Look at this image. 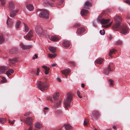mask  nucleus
Wrapping results in <instances>:
<instances>
[{"instance_id":"obj_1","label":"nucleus","mask_w":130,"mask_h":130,"mask_svg":"<svg viewBox=\"0 0 130 130\" xmlns=\"http://www.w3.org/2000/svg\"><path fill=\"white\" fill-rule=\"evenodd\" d=\"M36 31L39 37H42L43 35L45 36L47 38H49V36L46 30H43L41 26L38 25L36 26L35 28Z\"/></svg>"},{"instance_id":"obj_2","label":"nucleus","mask_w":130,"mask_h":130,"mask_svg":"<svg viewBox=\"0 0 130 130\" xmlns=\"http://www.w3.org/2000/svg\"><path fill=\"white\" fill-rule=\"evenodd\" d=\"M74 94L72 93H69L67 94L66 100H65L64 104L65 107L68 108L70 106V102L72 99V97Z\"/></svg>"},{"instance_id":"obj_3","label":"nucleus","mask_w":130,"mask_h":130,"mask_svg":"<svg viewBox=\"0 0 130 130\" xmlns=\"http://www.w3.org/2000/svg\"><path fill=\"white\" fill-rule=\"evenodd\" d=\"M121 20V18L119 16L116 17L115 18V24L112 26V28L114 30H118L120 27V22Z\"/></svg>"},{"instance_id":"obj_4","label":"nucleus","mask_w":130,"mask_h":130,"mask_svg":"<svg viewBox=\"0 0 130 130\" xmlns=\"http://www.w3.org/2000/svg\"><path fill=\"white\" fill-rule=\"evenodd\" d=\"M37 86L39 89L42 91L46 90L48 89V85L46 83L38 81L37 83Z\"/></svg>"},{"instance_id":"obj_5","label":"nucleus","mask_w":130,"mask_h":130,"mask_svg":"<svg viewBox=\"0 0 130 130\" xmlns=\"http://www.w3.org/2000/svg\"><path fill=\"white\" fill-rule=\"evenodd\" d=\"M24 121L26 124L29 126V128L27 130H32L33 126L32 123L34 121V120L32 117H27L25 119Z\"/></svg>"},{"instance_id":"obj_6","label":"nucleus","mask_w":130,"mask_h":130,"mask_svg":"<svg viewBox=\"0 0 130 130\" xmlns=\"http://www.w3.org/2000/svg\"><path fill=\"white\" fill-rule=\"evenodd\" d=\"M58 98L55 95L53 96V107L54 108H57L60 105V101H56L58 100Z\"/></svg>"},{"instance_id":"obj_7","label":"nucleus","mask_w":130,"mask_h":130,"mask_svg":"<svg viewBox=\"0 0 130 130\" xmlns=\"http://www.w3.org/2000/svg\"><path fill=\"white\" fill-rule=\"evenodd\" d=\"M110 20L109 19H102L100 16L98 17L97 19V21L98 23L103 24L107 23L109 22Z\"/></svg>"},{"instance_id":"obj_8","label":"nucleus","mask_w":130,"mask_h":130,"mask_svg":"<svg viewBox=\"0 0 130 130\" xmlns=\"http://www.w3.org/2000/svg\"><path fill=\"white\" fill-rule=\"evenodd\" d=\"M121 32L125 35H126L128 33V28L125 25H123L121 26Z\"/></svg>"},{"instance_id":"obj_9","label":"nucleus","mask_w":130,"mask_h":130,"mask_svg":"<svg viewBox=\"0 0 130 130\" xmlns=\"http://www.w3.org/2000/svg\"><path fill=\"white\" fill-rule=\"evenodd\" d=\"M39 16L41 18H47L49 17V13L47 11H43L40 13L39 14Z\"/></svg>"},{"instance_id":"obj_10","label":"nucleus","mask_w":130,"mask_h":130,"mask_svg":"<svg viewBox=\"0 0 130 130\" xmlns=\"http://www.w3.org/2000/svg\"><path fill=\"white\" fill-rule=\"evenodd\" d=\"M33 35V31L32 30H30L26 36H24V38L27 40H30Z\"/></svg>"},{"instance_id":"obj_11","label":"nucleus","mask_w":130,"mask_h":130,"mask_svg":"<svg viewBox=\"0 0 130 130\" xmlns=\"http://www.w3.org/2000/svg\"><path fill=\"white\" fill-rule=\"evenodd\" d=\"M43 4L45 6H46L47 5H49L51 6H54L53 3L50 2L48 0L44 1L43 2Z\"/></svg>"},{"instance_id":"obj_12","label":"nucleus","mask_w":130,"mask_h":130,"mask_svg":"<svg viewBox=\"0 0 130 130\" xmlns=\"http://www.w3.org/2000/svg\"><path fill=\"white\" fill-rule=\"evenodd\" d=\"M18 60V58H14L9 59V63L12 65H14L15 63L17 62Z\"/></svg>"},{"instance_id":"obj_13","label":"nucleus","mask_w":130,"mask_h":130,"mask_svg":"<svg viewBox=\"0 0 130 130\" xmlns=\"http://www.w3.org/2000/svg\"><path fill=\"white\" fill-rule=\"evenodd\" d=\"M18 11L17 10H13L11 11L10 13V16L12 18H14V16L16 15V13Z\"/></svg>"},{"instance_id":"obj_14","label":"nucleus","mask_w":130,"mask_h":130,"mask_svg":"<svg viewBox=\"0 0 130 130\" xmlns=\"http://www.w3.org/2000/svg\"><path fill=\"white\" fill-rule=\"evenodd\" d=\"M113 64L112 63H110V64L108 65V67L106 69H105L104 71L107 73H109V71H111V69L112 67H113Z\"/></svg>"},{"instance_id":"obj_15","label":"nucleus","mask_w":130,"mask_h":130,"mask_svg":"<svg viewBox=\"0 0 130 130\" xmlns=\"http://www.w3.org/2000/svg\"><path fill=\"white\" fill-rule=\"evenodd\" d=\"M62 45L63 46L66 47H68L70 45V41L64 40L63 41Z\"/></svg>"},{"instance_id":"obj_16","label":"nucleus","mask_w":130,"mask_h":130,"mask_svg":"<svg viewBox=\"0 0 130 130\" xmlns=\"http://www.w3.org/2000/svg\"><path fill=\"white\" fill-rule=\"evenodd\" d=\"M8 69V68L7 67L2 66L0 67V74L4 73Z\"/></svg>"},{"instance_id":"obj_17","label":"nucleus","mask_w":130,"mask_h":130,"mask_svg":"<svg viewBox=\"0 0 130 130\" xmlns=\"http://www.w3.org/2000/svg\"><path fill=\"white\" fill-rule=\"evenodd\" d=\"M13 20L8 17V20L7 21V23L8 26H11L13 24Z\"/></svg>"},{"instance_id":"obj_18","label":"nucleus","mask_w":130,"mask_h":130,"mask_svg":"<svg viewBox=\"0 0 130 130\" xmlns=\"http://www.w3.org/2000/svg\"><path fill=\"white\" fill-rule=\"evenodd\" d=\"M91 3L89 1H86L84 6V8L86 9H88L89 7L91 6Z\"/></svg>"},{"instance_id":"obj_19","label":"nucleus","mask_w":130,"mask_h":130,"mask_svg":"<svg viewBox=\"0 0 130 130\" xmlns=\"http://www.w3.org/2000/svg\"><path fill=\"white\" fill-rule=\"evenodd\" d=\"M70 72L69 70L68 69H66L60 71L61 72L62 74L64 75L66 77L69 74Z\"/></svg>"},{"instance_id":"obj_20","label":"nucleus","mask_w":130,"mask_h":130,"mask_svg":"<svg viewBox=\"0 0 130 130\" xmlns=\"http://www.w3.org/2000/svg\"><path fill=\"white\" fill-rule=\"evenodd\" d=\"M18 49L17 48H12L10 50L9 52V54H15L17 53Z\"/></svg>"},{"instance_id":"obj_21","label":"nucleus","mask_w":130,"mask_h":130,"mask_svg":"<svg viewBox=\"0 0 130 130\" xmlns=\"http://www.w3.org/2000/svg\"><path fill=\"white\" fill-rule=\"evenodd\" d=\"M9 8L10 10H12L15 7L14 3L12 1H10L9 3Z\"/></svg>"},{"instance_id":"obj_22","label":"nucleus","mask_w":130,"mask_h":130,"mask_svg":"<svg viewBox=\"0 0 130 130\" xmlns=\"http://www.w3.org/2000/svg\"><path fill=\"white\" fill-rule=\"evenodd\" d=\"M21 46L23 49L26 50L27 49H29L31 48L32 46L31 45H24L23 44H21Z\"/></svg>"},{"instance_id":"obj_23","label":"nucleus","mask_w":130,"mask_h":130,"mask_svg":"<svg viewBox=\"0 0 130 130\" xmlns=\"http://www.w3.org/2000/svg\"><path fill=\"white\" fill-rule=\"evenodd\" d=\"M64 127L66 130H70L72 129V127L69 124H65L62 127V128Z\"/></svg>"},{"instance_id":"obj_24","label":"nucleus","mask_w":130,"mask_h":130,"mask_svg":"<svg viewBox=\"0 0 130 130\" xmlns=\"http://www.w3.org/2000/svg\"><path fill=\"white\" fill-rule=\"evenodd\" d=\"M14 72V71L13 69H9L6 72V74L8 76V77L10 78V77L9 76L10 75H11Z\"/></svg>"},{"instance_id":"obj_25","label":"nucleus","mask_w":130,"mask_h":130,"mask_svg":"<svg viewBox=\"0 0 130 130\" xmlns=\"http://www.w3.org/2000/svg\"><path fill=\"white\" fill-rule=\"evenodd\" d=\"M92 117L93 118H96L99 116L98 112L96 111H94L92 113Z\"/></svg>"},{"instance_id":"obj_26","label":"nucleus","mask_w":130,"mask_h":130,"mask_svg":"<svg viewBox=\"0 0 130 130\" xmlns=\"http://www.w3.org/2000/svg\"><path fill=\"white\" fill-rule=\"evenodd\" d=\"M88 13V11L87 9L84 8V9L82 10V15L86 16Z\"/></svg>"},{"instance_id":"obj_27","label":"nucleus","mask_w":130,"mask_h":130,"mask_svg":"<svg viewBox=\"0 0 130 130\" xmlns=\"http://www.w3.org/2000/svg\"><path fill=\"white\" fill-rule=\"evenodd\" d=\"M54 3L61 5L63 3V0H52Z\"/></svg>"},{"instance_id":"obj_28","label":"nucleus","mask_w":130,"mask_h":130,"mask_svg":"<svg viewBox=\"0 0 130 130\" xmlns=\"http://www.w3.org/2000/svg\"><path fill=\"white\" fill-rule=\"evenodd\" d=\"M27 8L30 11H32L34 9V7L31 4H28L26 5Z\"/></svg>"},{"instance_id":"obj_29","label":"nucleus","mask_w":130,"mask_h":130,"mask_svg":"<svg viewBox=\"0 0 130 130\" xmlns=\"http://www.w3.org/2000/svg\"><path fill=\"white\" fill-rule=\"evenodd\" d=\"M59 38L58 37L54 36L51 37V38H50L51 40L54 41H57L59 39Z\"/></svg>"},{"instance_id":"obj_30","label":"nucleus","mask_w":130,"mask_h":130,"mask_svg":"<svg viewBox=\"0 0 130 130\" xmlns=\"http://www.w3.org/2000/svg\"><path fill=\"white\" fill-rule=\"evenodd\" d=\"M103 61L104 60L103 59H98L95 61V62L98 64H101L103 63Z\"/></svg>"},{"instance_id":"obj_31","label":"nucleus","mask_w":130,"mask_h":130,"mask_svg":"<svg viewBox=\"0 0 130 130\" xmlns=\"http://www.w3.org/2000/svg\"><path fill=\"white\" fill-rule=\"evenodd\" d=\"M35 127L36 128L40 129L42 127V126L39 122H37L35 123Z\"/></svg>"},{"instance_id":"obj_32","label":"nucleus","mask_w":130,"mask_h":130,"mask_svg":"<svg viewBox=\"0 0 130 130\" xmlns=\"http://www.w3.org/2000/svg\"><path fill=\"white\" fill-rule=\"evenodd\" d=\"M48 49L52 53L54 54L56 51L55 48L52 47H49Z\"/></svg>"},{"instance_id":"obj_33","label":"nucleus","mask_w":130,"mask_h":130,"mask_svg":"<svg viewBox=\"0 0 130 130\" xmlns=\"http://www.w3.org/2000/svg\"><path fill=\"white\" fill-rule=\"evenodd\" d=\"M56 114L59 116L61 115L62 113V111L60 110H56L55 111Z\"/></svg>"},{"instance_id":"obj_34","label":"nucleus","mask_w":130,"mask_h":130,"mask_svg":"<svg viewBox=\"0 0 130 130\" xmlns=\"http://www.w3.org/2000/svg\"><path fill=\"white\" fill-rule=\"evenodd\" d=\"M115 51L116 50L114 49H112V50H110L108 54L109 56L112 57L111 54H115Z\"/></svg>"},{"instance_id":"obj_35","label":"nucleus","mask_w":130,"mask_h":130,"mask_svg":"<svg viewBox=\"0 0 130 130\" xmlns=\"http://www.w3.org/2000/svg\"><path fill=\"white\" fill-rule=\"evenodd\" d=\"M40 72V70L39 68H37V72L36 73V71H33L32 72L33 74H35L36 76H38L39 75V73Z\"/></svg>"},{"instance_id":"obj_36","label":"nucleus","mask_w":130,"mask_h":130,"mask_svg":"<svg viewBox=\"0 0 130 130\" xmlns=\"http://www.w3.org/2000/svg\"><path fill=\"white\" fill-rule=\"evenodd\" d=\"M21 23V22L20 21H17L15 25V28L16 29H17L19 28V25Z\"/></svg>"},{"instance_id":"obj_37","label":"nucleus","mask_w":130,"mask_h":130,"mask_svg":"<svg viewBox=\"0 0 130 130\" xmlns=\"http://www.w3.org/2000/svg\"><path fill=\"white\" fill-rule=\"evenodd\" d=\"M56 56L57 55L56 54H48V57L50 58H54L56 57Z\"/></svg>"},{"instance_id":"obj_38","label":"nucleus","mask_w":130,"mask_h":130,"mask_svg":"<svg viewBox=\"0 0 130 130\" xmlns=\"http://www.w3.org/2000/svg\"><path fill=\"white\" fill-rule=\"evenodd\" d=\"M76 33L78 35H80L81 34V27L78 28Z\"/></svg>"},{"instance_id":"obj_39","label":"nucleus","mask_w":130,"mask_h":130,"mask_svg":"<svg viewBox=\"0 0 130 130\" xmlns=\"http://www.w3.org/2000/svg\"><path fill=\"white\" fill-rule=\"evenodd\" d=\"M1 3H0V6H4L6 4L5 0H0Z\"/></svg>"},{"instance_id":"obj_40","label":"nucleus","mask_w":130,"mask_h":130,"mask_svg":"<svg viewBox=\"0 0 130 130\" xmlns=\"http://www.w3.org/2000/svg\"><path fill=\"white\" fill-rule=\"evenodd\" d=\"M84 125L87 126L88 124L89 121L88 119H86L84 122Z\"/></svg>"},{"instance_id":"obj_41","label":"nucleus","mask_w":130,"mask_h":130,"mask_svg":"<svg viewBox=\"0 0 130 130\" xmlns=\"http://www.w3.org/2000/svg\"><path fill=\"white\" fill-rule=\"evenodd\" d=\"M5 40L4 38H3L2 35H0V44L3 42Z\"/></svg>"},{"instance_id":"obj_42","label":"nucleus","mask_w":130,"mask_h":130,"mask_svg":"<svg viewBox=\"0 0 130 130\" xmlns=\"http://www.w3.org/2000/svg\"><path fill=\"white\" fill-rule=\"evenodd\" d=\"M6 118H0V122L1 123H4L6 121Z\"/></svg>"},{"instance_id":"obj_43","label":"nucleus","mask_w":130,"mask_h":130,"mask_svg":"<svg viewBox=\"0 0 130 130\" xmlns=\"http://www.w3.org/2000/svg\"><path fill=\"white\" fill-rule=\"evenodd\" d=\"M112 23V21L111 22H110L107 25H103L102 26L104 28H106L108 27L109 26H110L111 24Z\"/></svg>"},{"instance_id":"obj_44","label":"nucleus","mask_w":130,"mask_h":130,"mask_svg":"<svg viewBox=\"0 0 130 130\" xmlns=\"http://www.w3.org/2000/svg\"><path fill=\"white\" fill-rule=\"evenodd\" d=\"M24 24L25 31V32H27L28 31V28L27 25L25 24Z\"/></svg>"},{"instance_id":"obj_45","label":"nucleus","mask_w":130,"mask_h":130,"mask_svg":"<svg viewBox=\"0 0 130 130\" xmlns=\"http://www.w3.org/2000/svg\"><path fill=\"white\" fill-rule=\"evenodd\" d=\"M69 63L70 65L72 66H74L75 65V63L73 61H69Z\"/></svg>"},{"instance_id":"obj_46","label":"nucleus","mask_w":130,"mask_h":130,"mask_svg":"<svg viewBox=\"0 0 130 130\" xmlns=\"http://www.w3.org/2000/svg\"><path fill=\"white\" fill-rule=\"evenodd\" d=\"M122 43V41L120 40H119L116 42V44L117 45H121Z\"/></svg>"},{"instance_id":"obj_47","label":"nucleus","mask_w":130,"mask_h":130,"mask_svg":"<svg viewBox=\"0 0 130 130\" xmlns=\"http://www.w3.org/2000/svg\"><path fill=\"white\" fill-rule=\"evenodd\" d=\"M46 100L48 101H50L52 103H53V100L50 97H47L46 98Z\"/></svg>"},{"instance_id":"obj_48","label":"nucleus","mask_w":130,"mask_h":130,"mask_svg":"<svg viewBox=\"0 0 130 130\" xmlns=\"http://www.w3.org/2000/svg\"><path fill=\"white\" fill-rule=\"evenodd\" d=\"M100 33L102 35H103L105 33V32L104 30L103 29L102 30H101L100 31Z\"/></svg>"},{"instance_id":"obj_49","label":"nucleus","mask_w":130,"mask_h":130,"mask_svg":"<svg viewBox=\"0 0 130 130\" xmlns=\"http://www.w3.org/2000/svg\"><path fill=\"white\" fill-rule=\"evenodd\" d=\"M48 109H49L48 107H45L44 108L43 111H44V114H45V113L46 112V110H48Z\"/></svg>"},{"instance_id":"obj_50","label":"nucleus","mask_w":130,"mask_h":130,"mask_svg":"<svg viewBox=\"0 0 130 130\" xmlns=\"http://www.w3.org/2000/svg\"><path fill=\"white\" fill-rule=\"evenodd\" d=\"M75 27L78 28L80 26V25L78 23H76L74 26Z\"/></svg>"},{"instance_id":"obj_51","label":"nucleus","mask_w":130,"mask_h":130,"mask_svg":"<svg viewBox=\"0 0 130 130\" xmlns=\"http://www.w3.org/2000/svg\"><path fill=\"white\" fill-rule=\"evenodd\" d=\"M30 114V112H27L25 113L24 115V116H28Z\"/></svg>"},{"instance_id":"obj_52","label":"nucleus","mask_w":130,"mask_h":130,"mask_svg":"<svg viewBox=\"0 0 130 130\" xmlns=\"http://www.w3.org/2000/svg\"><path fill=\"white\" fill-rule=\"evenodd\" d=\"M77 94L78 97L80 98H81V96H80V92L79 91H77Z\"/></svg>"},{"instance_id":"obj_53","label":"nucleus","mask_w":130,"mask_h":130,"mask_svg":"<svg viewBox=\"0 0 130 130\" xmlns=\"http://www.w3.org/2000/svg\"><path fill=\"white\" fill-rule=\"evenodd\" d=\"M1 79L2 81L3 82H5L6 81V78L4 77H2Z\"/></svg>"},{"instance_id":"obj_54","label":"nucleus","mask_w":130,"mask_h":130,"mask_svg":"<svg viewBox=\"0 0 130 130\" xmlns=\"http://www.w3.org/2000/svg\"><path fill=\"white\" fill-rule=\"evenodd\" d=\"M109 82H110V85L111 86L113 85V82L112 80H109Z\"/></svg>"},{"instance_id":"obj_55","label":"nucleus","mask_w":130,"mask_h":130,"mask_svg":"<svg viewBox=\"0 0 130 130\" xmlns=\"http://www.w3.org/2000/svg\"><path fill=\"white\" fill-rule=\"evenodd\" d=\"M56 79L57 81H58L59 82H61V80L60 78L58 77Z\"/></svg>"},{"instance_id":"obj_56","label":"nucleus","mask_w":130,"mask_h":130,"mask_svg":"<svg viewBox=\"0 0 130 130\" xmlns=\"http://www.w3.org/2000/svg\"><path fill=\"white\" fill-rule=\"evenodd\" d=\"M15 120H13V121L11 122V121L9 120V122L11 124H13L15 121Z\"/></svg>"},{"instance_id":"obj_57","label":"nucleus","mask_w":130,"mask_h":130,"mask_svg":"<svg viewBox=\"0 0 130 130\" xmlns=\"http://www.w3.org/2000/svg\"><path fill=\"white\" fill-rule=\"evenodd\" d=\"M126 2L129 5H130V0H127Z\"/></svg>"},{"instance_id":"obj_58","label":"nucleus","mask_w":130,"mask_h":130,"mask_svg":"<svg viewBox=\"0 0 130 130\" xmlns=\"http://www.w3.org/2000/svg\"><path fill=\"white\" fill-rule=\"evenodd\" d=\"M45 70V71L48 72L50 70V68H49L46 67Z\"/></svg>"},{"instance_id":"obj_59","label":"nucleus","mask_w":130,"mask_h":130,"mask_svg":"<svg viewBox=\"0 0 130 130\" xmlns=\"http://www.w3.org/2000/svg\"><path fill=\"white\" fill-rule=\"evenodd\" d=\"M86 29L85 28L82 27V33L85 31Z\"/></svg>"},{"instance_id":"obj_60","label":"nucleus","mask_w":130,"mask_h":130,"mask_svg":"<svg viewBox=\"0 0 130 130\" xmlns=\"http://www.w3.org/2000/svg\"><path fill=\"white\" fill-rule=\"evenodd\" d=\"M54 95L56 96L57 97H58V98L59 96V93H56L55 95Z\"/></svg>"},{"instance_id":"obj_61","label":"nucleus","mask_w":130,"mask_h":130,"mask_svg":"<svg viewBox=\"0 0 130 130\" xmlns=\"http://www.w3.org/2000/svg\"><path fill=\"white\" fill-rule=\"evenodd\" d=\"M112 128L115 130H116V125L113 126Z\"/></svg>"},{"instance_id":"obj_62","label":"nucleus","mask_w":130,"mask_h":130,"mask_svg":"<svg viewBox=\"0 0 130 130\" xmlns=\"http://www.w3.org/2000/svg\"><path fill=\"white\" fill-rule=\"evenodd\" d=\"M57 65V64L56 63H54L52 64V66L53 67H55L56 65Z\"/></svg>"},{"instance_id":"obj_63","label":"nucleus","mask_w":130,"mask_h":130,"mask_svg":"<svg viewBox=\"0 0 130 130\" xmlns=\"http://www.w3.org/2000/svg\"><path fill=\"white\" fill-rule=\"evenodd\" d=\"M53 130H61V128H58L54 129Z\"/></svg>"},{"instance_id":"obj_64","label":"nucleus","mask_w":130,"mask_h":130,"mask_svg":"<svg viewBox=\"0 0 130 130\" xmlns=\"http://www.w3.org/2000/svg\"><path fill=\"white\" fill-rule=\"evenodd\" d=\"M109 39H112V37L111 35H110L109 36Z\"/></svg>"}]
</instances>
